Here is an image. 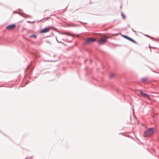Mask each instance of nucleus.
I'll return each mask as SVG.
<instances>
[{"instance_id":"2","label":"nucleus","mask_w":159,"mask_h":159,"mask_svg":"<svg viewBox=\"0 0 159 159\" xmlns=\"http://www.w3.org/2000/svg\"><path fill=\"white\" fill-rule=\"evenodd\" d=\"M96 41V39L94 38H90L85 40L84 44H89Z\"/></svg>"},{"instance_id":"3","label":"nucleus","mask_w":159,"mask_h":159,"mask_svg":"<svg viewBox=\"0 0 159 159\" xmlns=\"http://www.w3.org/2000/svg\"><path fill=\"white\" fill-rule=\"evenodd\" d=\"M107 38L106 37H103L101 38L98 41V43L99 45H101L104 43L106 41Z\"/></svg>"},{"instance_id":"12","label":"nucleus","mask_w":159,"mask_h":159,"mask_svg":"<svg viewBox=\"0 0 159 159\" xmlns=\"http://www.w3.org/2000/svg\"><path fill=\"white\" fill-rule=\"evenodd\" d=\"M68 25L71 26H72V27H75V26H76V25L73 24H69Z\"/></svg>"},{"instance_id":"11","label":"nucleus","mask_w":159,"mask_h":159,"mask_svg":"<svg viewBox=\"0 0 159 159\" xmlns=\"http://www.w3.org/2000/svg\"><path fill=\"white\" fill-rule=\"evenodd\" d=\"M30 37L36 38V36L35 34H32L30 36Z\"/></svg>"},{"instance_id":"10","label":"nucleus","mask_w":159,"mask_h":159,"mask_svg":"<svg viewBox=\"0 0 159 159\" xmlns=\"http://www.w3.org/2000/svg\"><path fill=\"white\" fill-rule=\"evenodd\" d=\"M147 78H143L141 80L143 82H144L147 81Z\"/></svg>"},{"instance_id":"8","label":"nucleus","mask_w":159,"mask_h":159,"mask_svg":"<svg viewBox=\"0 0 159 159\" xmlns=\"http://www.w3.org/2000/svg\"><path fill=\"white\" fill-rule=\"evenodd\" d=\"M122 36L123 37H124V38H126V39H127L129 40L130 41H131L132 42H133L134 43H137L136 42H135L134 40H133V39H132L130 38H129L128 37H127L125 35H122Z\"/></svg>"},{"instance_id":"7","label":"nucleus","mask_w":159,"mask_h":159,"mask_svg":"<svg viewBox=\"0 0 159 159\" xmlns=\"http://www.w3.org/2000/svg\"><path fill=\"white\" fill-rule=\"evenodd\" d=\"M122 36L123 37H124V38H126V39H127L129 40L130 41H131L132 42H133L134 43H137L136 42H135L134 40H133V39H132L130 38H129L128 37H127L125 35H122Z\"/></svg>"},{"instance_id":"4","label":"nucleus","mask_w":159,"mask_h":159,"mask_svg":"<svg viewBox=\"0 0 159 159\" xmlns=\"http://www.w3.org/2000/svg\"><path fill=\"white\" fill-rule=\"evenodd\" d=\"M139 91L140 94L142 96L148 100H151L150 97L148 94L143 92L141 90H140Z\"/></svg>"},{"instance_id":"13","label":"nucleus","mask_w":159,"mask_h":159,"mask_svg":"<svg viewBox=\"0 0 159 159\" xmlns=\"http://www.w3.org/2000/svg\"><path fill=\"white\" fill-rule=\"evenodd\" d=\"M114 74H112V73L110 75V78H112L113 77H114Z\"/></svg>"},{"instance_id":"1","label":"nucleus","mask_w":159,"mask_h":159,"mask_svg":"<svg viewBox=\"0 0 159 159\" xmlns=\"http://www.w3.org/2000/svg\"><path fill=\"white\" fill-rule=\"evenodd\" d=\"M155 132L153 128L149 129L148 130L145 131L144 133V136L145 137H149L152 135Z\"/></svg>"},{"instance_id":"9","label":"nucleus","mask_w":159,"mask_h":159,"mask_svg":"<svg viewBox=\"0 0 159 159\" xmlns=\"http://www.w3.org/2000/svg\"><path fill=\"white\" fill-rule=\"evenodd\" d=\"M62 34H66V35L70 36H74V35H73L71 34L70 33H67V32L62 33Z\"/></svg>"},{"instance_id":"6","label":"nucleus","mask_w":159,"mask_h":159,"mask_svg":"<svg viewBox=\"0 0 159 159\" xmlns=\"http://www.w3.org/2000/svg\"><path fill=\"white\" fill-rule=\"evenodd\" d=\"M16 27L15 24H12L6 27V29L8 30H11L14 29Z\"/></svg>"},{"instance_id":"5","label":"nucleus","mask_w":159,"mask_h":159,"mask_svg":"<svg viewBox=\"0 0 159 159\" xmlns=\"http://www.w3.org/2000/svg\"><path fill=\"white\" fill-rule=\"evenodd\" d=\"M51 27H47V28H44V29L40 31V33H42V34L48 33L49 31L51 30Z\"/></svg>"}]
</instances>
